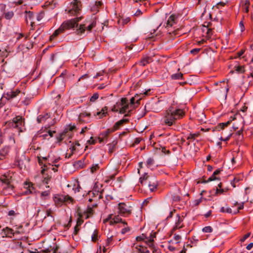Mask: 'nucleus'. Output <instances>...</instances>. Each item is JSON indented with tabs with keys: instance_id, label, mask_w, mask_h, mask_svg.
Returning a JSON list of instances; mask_svg holds the SVG:
<instances>
[{
	"instance_id": "obj_45",
	"label": "nucleus",
	"mask_w": 253,
	"mask_h": 253,
	"mask_svg": "<svg viewBox=\"0 0 253 253\" xmlns=\"http://www.w3.org/2000/svg\"><path fill=\"white\" fill-rule=\"evenodd\" d=\"M96 25L95 20H93L91 24H90L87 27L86 30L90 32L93 28L95 27Z\"/></svg>"
},
{
	"instance_id": "obj_13",
	"label": "nucleus",
	"mask_w": 253,
	"mask_h": 253,
	"mask_svg": "<svg viewBox=\"0 0 253 253\" xmlns=\"http://www.w3.org/2000/svg\"><path fill=\"white\" fill-rule=\"evenodd\" d=\"M219 84L220 88L219 91H217L216 94L219 96L221 93H222L224 96H226L227 92L228 90V88L227 87V85L224 81L220 82L219 83H215L214 85L217 86Z\"/></svg>"
},
{
	"instance_id": "obj_40",
	"label": "nucleus",
	"mask_w": 253,
	"mask_h": 253,
	"mask_svg": "<svg viewBox=\"0 0 253 253\" xmlns=\"http://www.w3.org/2000/svg\"><path fill=\"white\" fill-rule=\"evenodd\" d=\"M7 56V52L5 48L0 45V57H6Z\"/></svg>"
},
{
	"instance_id": "obj_12",
	"label": "nucleus",
	"mask_w": 253,
	"mask_h": 253,
	"mask_svg": "<svg viewBox=\"0 0 253 253\" xmlns=\"http://www.w3.org/2000/svg\"><path fill=\"white\" fill-rule=\"evenodd\" d=\"M120 106L121 107L119 109V113L121 114H125L129 107V103L126 98L123 97L120 99Z\"/></svg>"
},
{
	"instance_id": "obj_22",
	"label": "nucleus",
	"mask_w": 253,
	"mask_h": 253,
	"mask_svg": "<svg viewBox=\"0 0 253 253\" xmlns=\"http://www.w3.org/2000/svg\"><path fill=\"white\" fill-rule=\"evenodd\" d=\"M129 122V120L128 119H123L117 122H116L113 128L114 130L115 131L119 129L120 126H123L125 124H127Z\"/></svg>"
},
{
	"instance_id": "obj_32",
	"label": "nucleus",
	"mask_w": 253,
	"mask_h": 253,
	"mask_svg": "<svg viewBox=\"0 0 253 253\" xmlns=\"http://www.w3.org/2000/svg\"><path fill=\"white\" fill-rule=\"evenodd\" d=\"M138 253H149V251L145 247L137 245Z\"/></svg>"
},
{
	"instance_id": "obj_48",
	"label": "nucleus",
	"mask_w": 253,
	"mask_h": 253,
	"mask_svg": "<svg viewBox=\"0 0 253 253\" xmlns=\"http://www.w3.org/2000/svg\"><path fill=\"white\" fill-rule=\"evenodd\" d=\"M113 244V236L108 237L105 241V245L106 247H109Z\"/></svg>"
},
{
	"instance_id": "obj_21",
	"label": "nucleus",
	"mask_w": 253,
	"mask_h": 253,
	"mask_svg": "<svg viewBox=\"0 0 253 253\" xmlns=\"http://www.w3.org/2000/svg\"><path fill=\"white\" fill-rule=\"evenodd\" d=\"M50 117V114L47 113H43L37 117V121L38 123L44 122Z\"/></svg>"
},
{
	"instance_id": "obj_38",
	"label": "nucleus",
	"mask_w": 253,
	"mask_h": 253,
	"mask_svg": "<svg viewBox=\"0 0 253 253\" xmlns=\"http://www.w3.org/2000/svg\"><path fill=\"white\" fill-rule=\"evenodd\" d=\"M67 132L68 129H64L63 132L59 134L57 138L59 142L62 141L65 138V135Z\"/></svg>"
},
{
	"instance_id": "obj_60",
	"label": "nucleus",
	"mask_w": 253,
	"mask_h": 253,
	"mask_svg": "<svg viewBox=\"0 0 253 253\" xmlns=\"http://www.w3.org/2000/svg\"><path fill=\"white\" fill-rule=\"evenodd\" d=\"M76 128V126L74 125H72L71 124H69L67 127L65 129H68V131H72L73 129H74Z\"/></svg>"
},
{
	"instance_id": "obj_41",
	"label": "nucleus",
	"mask_w": 253,
	"mask_h": 253,
	"mask_svg": "<svg viewBox=\"0 0 253 253\" xmlns=\"http://www.w3.org/2000/svg\"><path fill=\"white\" fill-rule=\"evenodd\" d=\"M120 108V102H117L112 108L111 111L113 112H119Z\"/></svg>"
},
{
	"instance_id": "obj_59",
	"label": "nucleus",
	"mask_w": 253,
	"mask_h": 253,
	"mask_svg": "<svg viewBox=\"0 0 253 253\" xmlns=\"http://www.w3.org/2000/svg\"><path fill=\"white\" fill-rule=\"evenodd\" d=\"M215 179H218L217 177H216L215 175H214L213 173L207 180V182L211 181L212 180H214Z\"/></svg>"
},
{
	"instance_id": "obj_44",
	"label": "nucleus",
	"mask_w": 253,
	"mask_h": 253,
	"mask_svg": "<svg viewBox=\"0 0 253 253\" xmlns=\"http://www.w3.org/2000/svg\"><path fill=\"white\" fill-rule=\"evenodd\" d=\"M220 211L221 212H226L229 213H233V211H232V209L230 208H225L224 207L221 208L220 210Z\"/></svg>"
},
{
	"instance_id": "obj_29",
	"label": "nucleus",
	"mask_w": 253,
	"mask_h": 253,
	"mask_svg": "<svg viewBox=\"0 0 253 253\" xmlns=\"http://www.w3.org/2000/svg\"><path fill=\"white\" fill-rule=\"evenodd\" d=\"M63 32L62 31L61 28L60 27H59L57 30H56L54 33L52 34V35L50 36L49 40L52 41L53 39H54L56 37H57L58 35L63 33Z\"/></svg>"
},
{
	"instance_id": "obj_64",
	"label": "nucleus",
	"mask_w": 253,
	"mask_h": 253,
	"mask_svg": "<svg viewBox=\"0 0 253 253\" xmlns=\"http://www.w3.org/2000/svg\"><path fill=\"white\" fill-rule=\"evenodd\" d=\"M131 253H138V248H137V245H134L132 247V252H131Z\"/></svg>"
},
{
	"instance_id": "obj_49",
	"label": "nucleus",
	"mask_w": 253,
	"mask_h": 253,
	"mask_svg": "<svg viewBox=\"0 0 253 253\" xmlns=\"http://www.w3.org/2000/svg\"><path fill=\"white\" fill-rule=\"evenodd\" d=\"M236 71L238 73H243L245 72L244 66H238L236 67Z\"/></svg>"
},
{
	"instance_id": "obj_58",
	"label": "nucleus",
	"mask_w": 253,
	"mask_h": 253,
	"mask_svg": "<svg viewBox=\"0 0 253 253\" xmlns=\"http://www.w3.org/2000/svg\"><path fill=\"white\" fill-rule=\"evenodd\" d=\"M42 169L41 170V173L43 175L44 173V172L45 171H47L48 169H49V168L48 167L47 165L46 164L43 165V167H42Z\"/></svg>"
},
{
	"instance_id": "obj_30",
	"label": "nucleus",
	"mask_w": 253,
	"mask_h": 253,
	"mask_svg": "<svg viewBox=\"0 0 253 253\" xmlns=\"http://www.w3.org/2000/svg\"><path fill=\"white\" fill-rule=\"evenodd\" d=\"M114 131H115V130H114V128L113 127L112 128H108L105 131L101 133L100 136H102L103 137H105L106 139H107L109 134Z\"/></svg>"
},
{
	"instance_id": "obj_28",
	"label": "nucleus",
	"mask_w": 253,
	"mask_h": 253,
	"mask_svg": "<svg viewBox=\"0 0 253 253\" xmlns=\"http://www.w3.org/2000/svg\"><path fill=\"white\" fill-rule=\"evenodd\" d=\"M242 9L243 10L246 12L248 13L249 11V6L250 5L249 0H245L242 1Z\"/></svg>"
},
{
	"instance_id": "obj_47",
	"label": "nucleus",
	"mask_w": 253,
	"mask_h": 253,
	"mask_svg": "<svg viewBox=\"0 0 253 253\" xmlns=\"http://www.w3.org/2000/svg\"><path fill=\"white\" fill-rule=\"evenodd\" d=\"M181 236L179 235L174 234L173 239L171 240L170 241L180 243Z\"/></svg>"
},
{
	"instance_id": "obj_18",
	"label": "nucleus",
	"mask_w": 253,
	"mask_h": 253,
	"mask_svg": "<svg viewBox=\"0 0 253 253\" xmlns=\"http://www.w3.org/2000/svg\"><path fill=\"white\" fill-rule=\"evenodd\" d=\"M169 245H168V248L169 250L171 252L176 253L175 252H178L180 249L179 245L180 243H179L169 241Z\"/></svg>"
},
{
	"instance_id": "obj_36",
	"label": "nucleus",
	"mask_w": 253,
	"mask_h": 253,
	"mask_svg": "<svg viewBox=\"0 0 253 253\" xmlns=\"http://www.w3.org/2000/svg\"><path fill=\"white\" fill-rule=\"evenodd\" d=\"M172 80H179L183 79V74L181 73L174 74L171 75Z\"/></svg>"
},
{
	"instance_id": "obj_57",
	"label": "nucleus",
	"mask_w": 253,
	"mask_h": 253,
	"mask_svg": "<svg viewBox=\"0 0 253 253\" xmlns=\"http://www.w3.org/2000/svg\"><path fill=\"white\" fill-rule=\"evenodd\" d=\"M245 52V49H242L241 50H240L239 51H238L237 53V55L234 57V58H236L237 57H241L244 53Z\"/></svg>"
},
{
	"instance_id": "obj_25",
	"label": "nucleus",
	"mask_w": 253,
	"mask_h": 253,
	"mask_svg": "<svg viewBox=\"0 0 253 253\" xmlns=\"http://www.w3.org/2000/svg\"><path fill=\"white\" fill-rule=\"evenodd\" d=\"M231 121H228L226 123H222L218 124L212 129V131H220L224 128L225 127L227 126L231 123Z\"/></svg>"
},
{
	"instance_id": "obj_5",
	"label": "nucleus",
	"mask_w": 253,
	"mask_h": 253,
	"mask_svg": "<svg viewBox=\"0 0 253 253\" xmlns=\"http://www.w3.org/2000/svg\"><path fill=\"white\" fill-rule=\"evenodd\" d=\"M132 207L129 203H120L118 204V213L124 217H128L132 213Z\"/></svg>"
},
{
	"instance_id": "obj_50",
	"label": "nucleus",
	"mask_w": 253,
	"mask_h": 253,
	"mask_svg": "<svg viewBox=\"0 0 253 253\" xmlns=\"http://www.w3.org/2000/svg\"><path fill=\"white\" fill-rule=\"evenodd\" d=\"M99 167L98 164L92 165L90 168V171L92 173L95 172L97 170L99 169Z\"/></svg>"
},
{
	"instance_id": "obj_61",
	"label": "nucleus",
	"mask_w": 253,
	"mask_h": 253,
	"mask_svg": "<svg viewBox=\"0 0 253 253\" xmlns=\"http://www.w3.org/2000/svg\"><path fill=\"white\" fill-rule=\"evenodd\" d=\"M162 152L165 154H169L170 153V152L169 150H167L165 147H162L161 148Z\"/></svg>"
},
{
	"instance_id": "obj_53",
	"label": "nucleus",
	"mask_w": 253,
	"mask_h": 253,
	"mask_svg": "<svg viewBox=\"0 0 253 253\" xmlns=\"http://www.w3.org/2000/svg\"><path fill=\"white\" fill-rule=\"evenodd\" d=\"M201 49V48H194V49L191 50L190 52L191 54H192L194 55H195L197 54L200 52Z\"/></svg>"
},
{
	"instance_id": "obj_2",
	"label": "nucleus",
	"mask_w": 253,
	"mask_h": 253,
	"mask_svg": "<svg viewBox=\"0 0 253 253\" xmlns=\"http://www.w3.org/2000/svg\"><path fill=\"white\" fill-rule=\"evenodd\" d=\"M14 186L12 184V177L8 173H4L0 177V191L4 195L14 193Z\"/></svg>"
},
{
	"instance_id": "obj_56",
	"label": "nucleus",
	"mask_w": 253,
	"mask_h": 253,
	"mask_svg": "<svg viewBox=\"0 0 253 253\" xmlns=\"http://www.w3.org/2000/svg\"><path fill=\"white\" fill-rule=\"evenodd\" d=\"M115 174H112L109 177H107L104 180V182L106 183H109L111 180H113L115 178Z\"/></svg>"
},
{
	"instance_id": "obj_63",
	"label": "nucleus",
	"mask_w": 253,
	"mask_h": 253,
	"mask_svg": "<svg viewBox=\"0 0 253 253\" xmlns=\"http://www.w3.org/2000/svg\"><path fill=\"white\" fill-rule=\"evenodd\" d=\"M239 179L236 177H234V179L231 181V184L233 186V188L236 187L235 183L239 181Z\"/></svg>"
},
{
	"instance_id": "obj_11",
	"label": "nucleus",
	"mask_w": 253,
	"mask_h": 253,
	"mask_svg": "<svg viewBox=\"0 0 253 253\" xmlns=\"http://www.w3.org/2000/svg\"><path fill=\"white\" fill-rule=\"evenodd\" d=\"M71 4L72 5V8L67 11V13L71 15H77L81 10V2L78 0H73Z\"/></svg>"
},
{
	"instance_id": "obj_9",
	"label": "nucleus",
	"mask_w": 253,
	"mask_h": 253,
	"mask_svg": "<svg viewBox=\"0 0 253 253\" xmlns=\"http://www.w3.org/2000/svg\"><path fill=\"white\" fill-rule=\"evenodd\" d=\"M106 222H109L111 225L120 222H122L124 226L127 225V222L125 220H123L119 215L113 216V214H109L107 217L103 220V223Z\"/></svg>"
},
{
	"instance_id": "obj_3",
	"label": "nucleus",
	"mask_w": 253,
	"mask_h": 253,
	"mask_svg": "<svg viewBox=\"0 0 253 253\" xmlns=\"http://www.w3.org/2000/svg\"><path fill=\"white\" fill-rule=\"evenodd\" d=\"M139 181L142 185H147L150 191L154 192L157 189L158 183L154 176H149L147 173H145L139 178Z\"/></svg>"
},
{
	"instance_id": "obj_1",
	"label": "nucleus",
	"mask_w": 253,
	"mask_h": 253,
	"mask_svg": "<svg viewBox=\"0 0 253 253\" xmlns=\"http://www.w3.org/2000/svg\"><path fill=\"white\" fill-rule=\"evenodd\" d=\"M184 116L183 110L170 106L164 113L163 121L166 125L171 126L176 120L182 119Z\"/></svg>"
},
{
	"instance_id": "obj_46",
	"label": "nucleus",
	"mask_w": 253,
	"mask_h": 253,
	"mask_svg": "<svg viewBox=\"0 0 253 253\" xmlns=\"http://www.w3.org/2000/svg\"><path fill=\"white\" fill-rule=\"evenodd\" d=\"M81 187L78 181L77 182L76 184H75L73 188V190L75 192H79L80 191Z\"/></svg>"
},
{
	"instance_id": "obj_4",
	"label": "nucleus",
	"mask_w": 253,
	"mask_h": 253,
	"mask_svg": "<svg viewBox=\"0 0 253 253\" xmlns=\"http://www.w3.org/2000/svg\"><path fill=\"white\" fill-rule=\"evenodd\" d=\"M24 120L22 116L18 115L13 118L11 121L7 122L6 124L9 127L16 128L19 132H21L25 124Z\"/></svg>"
},
{
	"instance_id": "obj_7",
	"label": "nucleus",
	"mask_w": 253,
	"mask_h": 253,
	"mask_svg": "<svg viewBox=\"0 0 253 253\" xmlns=\"http://www.w3.org/2000/svg\"><path fill=\"white\" fill-rule=\"evenodd\" d=\"M53 200L56 207H60L65 203L72 202L74 201L73 199L69 195L62 194H55L53 197Z\"/></svg>"
},
{
	"instance_id": "obj_51",
	"label": "nucleus",
	"mask_w": 253,
	"mask_h": 253,
	"mask_svg": "<svg viewBox=\"0 0 253 253\" xmlns=\"http://www.w3.org/2000/svg\"><path fill=\"white\" fill-rule=\"evenodd\" d=\"M99 97V94L97 93H94L92 96L90 98V101L93 102L95 101Z\"/></svg>"
},
{
	"instance_id": "obj_14",
	"label": "nucleus",
	"mask_w": 253,
	"mask_h": 253,
	"mask_svg": "<svg viewBox=\"0 0 253 253\" xmlns=\"http://www.w3.org/2000/svg\"><path fill=\"white\" fill-rule=\"evenodd\" d=\"M60 27L62 31L64 32L66 30H70L76 27V26L72 19H70L64 21Z\"/></svg>"
},
{
	"instance_id": "obj_16",
	"label": "nucleus",
	"mask_w": 253,
	"mask_h": 253,
	"mask_svg": "<svg viewBox=\"0 0 253 253\" xmlns=\"http://www.w3.org/2000/svg\"><path fill=\"white\" fill-rule=\"evenodd\" d=\"M211 24L210 23H205L203 26V31H206V37L208 39L211 38L212 35V30L211 28Z\"/></svg>"
},
{
	"instance_id": "obj_8",
	"label": "nucleus",
	"mask_w": 253,
	"mask_h": 253,
	"mask_svg": "<svg viewBox=\"0 0 253 253\" xmlns=\"http://www.w3.org/2000/svg\"><path fill=\"white\" fill-rule=\"evenodd\" d=\"M156 232H152L149 237H147L145 234H142L137 236L136 239L137 241H144L145 243L150 248L154 247V238H156Z\"/></svg>"
},
{
	"instance_id": "obj_37",
	"label": "nucleus",
	"mask_w": 253,
	"mask_h": 253,
	"mask_svg": "<svg viewBox=\"0 0 253 253\" xmlns=\"http://www.w3.org/2000/svg\"><path fill=\"white\" fill-rule=\"evenodd\" d=\"M4 231L6 236L11 237L14 235L13 230L8 227H6L4 229Z\"/></svg>"
},
{
	"instance_id": "obj_20",
	"label": "nucleus",
	"mask_w": 253,
	"mask_h": 253,
	"mask_svg": "<svg viewBox=\"0 0 253 253\" xmlns=\"http://www.w3.org/2000/svg\"><path fill=\"white\" fill-rule=\"evenodd\" d=\"M243 126L240 130H238L234 135L237 143L240 141H242L243 139Z\"/></svg>"
},
{
	"instance_id": "obj_15",
	"label": "nucleus",
	"mask_w": 253,
	"mask_h": 253,
	"mask_svg": "<svg viewBox=\"0 0 253 253\" xmlns=\"http://www.w3.org/2000/svg\"><path fill=\"white\" fill-rule=\"evenodd\" d=\"M24 188L26 189V191H25L26 195L32 194L35 192L34 184L31 182L25 181L24 183Z\"/></svg>"
},
{
	"instance_id": "obj_34",
	"label": "nucleus",
	"mask_w": 253,
	"mask_h": 253,
	"mask_svg": "<svg viewBox=\"0 0 253 253\" xmlns=\"http://www.w3.org/2000/svg\"><path fill=\"white\" fill-rule=\"evenodd\" d=\"M15 164L19 167L20 169H22L24 165V163L22 159H20L19 157L16 156L15 160Z\"/></svg>"
},
{
	"instance_id": "obj_55",
	"label": "nucleus",
	"mask_w": 253,
	"mask_h": 253,
	"mask_svg": "<svg viewBox=\"0 0 253 253\" xmlns=\"http://www.w3.org/2000/svg\"><path fill=\"white\" fill-rule=\"evenodd\" d=\"M154 160L151 158L148 159L146 161V164L148 167H151L154 164Z\"/></svg>"
},
{
	"instance_id": "obj_17",
	"label": "nucleus",
	"mask_w": 253,
	"mask_h": 253,
	"mask_svg": "<svg viewBox=\"0 0 253 253\" xmlns=\"http://www.w3.org/2000/svg\"><path fill=\"white\" fill-rule=\"evenodd\" d=\"M177 219L176 220L175 225L173 226V228L171 230V232H173L175 230L178 229L182 228L183 226V218L181 217L179 214L177 215Z\"/></svg>"
},
{
	"instance_id": "obj_10",
	"label": "nucleus",
	"mask_w": 253,
	"mask_h": 253,
	"mask_svg": "<svg viewBox=\"0 0 253 253\" xmlns=\"http://www.w3.org/2000/svg\"><path fill=\"white\" fill-rule=\"evenodd\" d=\"M20 94H24L21 90L18 89L15 90H11L7 92H4L2 95V98H5L7 101H10L16 97Z\"/></svg>"
},
{
	"instance_id": "obj_6",
	"label": "nucleus",
	"mask_w": 253,
	"mask_h": 253,
	"mask_svg": "<svg viewBox=\"0 0 253 253\" xmlns=\"http://www.w3.org/2000/svg\"><path fill=\"white\" fill-rule=\"evenodd\" d=\"M177 22V16L175 15H170L168 20H167L166 28L168 29V31L169 34H173L174 35H182L183 33H179V29L177 28L176 30H171L170 28H172L174 25L176 24Z\"/></svg>"
},
{
	"instance_id": "obj_19",
	"label": "nucleus",
	"mask_w": 253,
	"mask_h": 253,
	"mask_svg": "<svg viewBox=\"0 0 253 253\" xmlns=\"http://www.w3.org/2000/svg\"><path fill=\"white\" fill-rule=\"evenodd\" d=\"M10 148L9 146H4L0 149V159L2 160L7 156L10 151Z\"/></svg>"
},
{
	"instance_id": "obj_26",
	"label": "nucleus",
	"mask_w": 253,
	"mask_h": 253,
	"mask_svg": "<svg viewBox=\"0 0 253 253\" xmlns=\"http://www.w3.org/2000/svg\"><path fill=\"white\" fill-rule=\"evenodd\" d=\"M107 111L108 107L107 106H105L102 108L100 111L97 112L94 115L98 116L99 119H102L108 115Z\"/></svg>"
},
{
	"instance_id": "obj_54",
	"label": "nucleus",
	"mask_w": 253,
	"mask_h": 253,
	"mask_svg": "<svg viewBox=\"0 0 253 253\" xmlns=\"http://www.w3.org/2000/svg\"><path fill=\"white\" fill-rule=\"evenodd\" d=\"M73 22H74V24L76 26V27H77L78 26V23L81 20L82 17H76L73 19H71Z\"/></svg>"
},
{
	"instance_id": "obj_43",
	"label": "nucleus",
	"mask_w": 253,
	"mask_h": 253,
	"mask_svg": "<svg viewBox=\"0 0 253 253\" xmlns=\"http://www.w3.org/2000/svg\"><path fill=\"white\" fill-rule=\"evenodd\" d=\"M244 205V203L243 202L239 203L238 204V206H237V210L236 211H233V213L234 214H236L239 213L240 210L243 209Z\"/></svg>"
},
{
	"instance_id": "obj_52",
	"label": "nucleus",
	"mask_w": 253,
	"mask_h": 253,
	"mask_svg": "<svg viewBox=\"0 0 253 253\" xmlns=\"http://www.w3.org/2000/svg\"><path fill=\"white\" fill-rule=\"evenodd\" d=\"M203 231L205 233H211L212 231V228L210 226H206L203 228Z\"/></svg>"
},
{
	"instance_id": "obj_33",
	"label": "nucleus",
	"mask_w": 253,
	"mask_h": 253,
	"mask_svg": "<svg viewBox=\"0 0 253 253\" xmlns=\"http://www.w3.org/2000/svg\"><path fill=\"white\" fill-rule=\"evenodd\" d=\"M14 16V12L12 11H7L3 13L4 18L7 20H10Z\"/></svg>"
},
{
	"instance_id": "obj_39",
	"label": "nucleus",
	"mask_w": 253,
	"mask_h": 253,
	"mask_svg": "<svg viewBox=\"0 0 253 253\" xmlns=\"http://www.w3.org/2000/svg\"><path fill=\"white\" fill-rule=\"evenodd\" d=\"M28 253H50V251L49 249H46L39 251L37 249H35L33 251L29 250Z\"/></svg>"
},
{
	"instance_id": "obj_27",
	"label": "nucleus",
	"mask_w": 253,
	"mask_h": 253,
	"mask_svg": "<svg viewBox=\"0 0 253 253\" xmlns=\"http://www.w3.org/2000/svg\"><path fill=\"white\" fill-rule=\"evenodd\" d=\"M94 211L92 209V207H88L86 211H84L83 213L85 219H87L94 214Z\"/></svg>"
},
{
	"instance_id": "obj_62",
	"label": "nucleus",
	"mask_w": 253,
	"mask_h": 253,
	"mask_svg": "<svg viewBox=\"0 0 253 253\" xmlns=\"http://www.w3.org/2000/svg\"><path fill=\"white\" fill-rule=\"evenodd\" d=\"M129 231L130 228L128 226H126L122 229L121 232L122 234H124Z\"/></svg>"
},
{
	"instance_id": "obj_24",
	"label": "nucleus",
	"mask_w": 253,
	"mask_h": 253,
	"mask_svg": "<svg viewBox=\"0 0 253 253\" xmlns=\"http://www.w3.org/2000/svg\"><path fill=\"white\" fill-rule=\"evenodd\" d=\"M151 62H152V58L150 56L146 55L142 58L139 63L140 65L145 66Z\"/></svg>"
},
{
	"instance_id": "obj_23",
	"label": "nucleus",
	"mask_w": 253,
	"mask_h": 253,
	"mask_svg": "<svg viewBox=\"0 0 253 253\" xmlns=\"http://www.w3.org/2000/svg\"><path fill=\"white\" fill-rule=\"evenodd\" d=\"M77 216H78L77 224L79 226H80L84 222V220L83 219V218H84V216L83 212H82L80 208H78L77 211Z\"/></svg>"
},
{
	"instance_id": "obj_35",
	"label": "nucleus",
	"mask_w": 253,
	"mask_h": 253,
	"mask_svg": "<svg viewBox=\"0 0 253 253\" xmlns=\"http://www.w3.org/2000/svg\"><path fill=\"white\" fill-rule=\"evenodd\" d=\"M98 230L97 229H95L91 236V241L93 242H96L97 240H98Z\"/></svg>"
},
{
	"instance_id": "obj_42",
	"label": "nucleus",
	"mask_w": 253,
	"mask_h": 253,
	"mask_svg": "<svg viewBox=\"0 0 253 253\" xmlns=\"http://www.w3.org/2000/svg\"><path fill=\"white\" fill-rule=\"evenodd\" d=\"M200 135V133L199 132L195 133H190L188 136L187 139H193L194 140L196 137H198Z\"/></svg>"
},
{
	"instance_id": "obj_31",
	"label": "nucleus",
	"mask_w": 253,
	"mask_h": 253,
	"mask_svg": "<svg viewBox=\"0 0 253 253\" xmlns=\"http://www.w3.org/2000/svg\"><path fill=\"white\" fill-rule=\"evenodd\" d=\"M85 30V27L84 24H81L80 25L79 28L77 29L76 31V33L78 35H82L84 33Z\"/></svg>"
}]
</instances>
